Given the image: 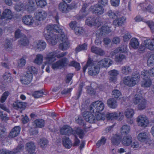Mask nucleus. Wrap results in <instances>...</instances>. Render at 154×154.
<instances>
[{
	"label": "nucleus",
	"instance_id": "423d86ee",
	"mask_svg": "<svg viewBox=\"0 0 154 154\" xmlns=\"http://www.w3.org/2000/svg\"><path fill=\"white\" fill-rule=\"evenodd\" d=\"M59 51L57 50L54 51L49 52L47 54L46 57L47 62L48 63L51 64L56 60V57L57 54Z\"/></svg>",
	"mask_w": 154,
	"mask_h": 154
},
{
	"label": "nucleus",
	"instance_id": "37998d69",
	"mask_svg": "<svg viewBox=\"0 0 154 154\" xmlns=\"http://www.w3.org/2000/svg\"><path fill=\"white\" fill-rule=\"evenodd\" d=\"M122 73L125 75H128L132 72V69L129 66H125L122 68Z\"/></svg>",
	"mask_w": 154,
	"mask_h": 154
},
{
	"label": "nucleus",
	"instance_id": "393cba45",
	"mask_svg": "<svg viewBox=\"0 0 154 154\" xmlns=\"http://www.w3.org/2000/svg\"><path fill=\"white\" fill-rule=\"evenodd\" d=\"M62 142L64 146L66 148H70L72 145L71 140L67 137H64L63 138Z\"/></svg>",
	"mask_w": 154,
	"mask_h": 154
},
{
	"label": "nucleus",
	"instance_id": "a19ab883",
	"mask_svg": "<svg viewBox=\"0 0 154 154\" xmlns=\"http://www.w3.org/2000/svg\"><path fill=\"white\" fill-rule=\"evenodd\" d=\"M34 123L36 126L39 128H42L44 127L45 125V121L42 119H37L34 121Z\"/></svg>",
	"mask_w": 154,
	"mask_h": 154
},
{
	"label": "nucleus",
	"instance_id": "412c9836",
	"mask_svg": "<svg viewBox=\"0 0 154 154\" xmlns=\"http://www.w3.org/2000/svg\"><path fill=\"white\" fill-rule=\"evenodd\" d=\"M20 128L19 126H15L11 131L9 137L10 138H13L16 137L19 135L20 131Z\"/></svg>",
	"mask_w": 154,
	"mask_h": 154
},
{
	"label": "nucleus",
	"instance_id": "473e14b6",
	"mask_svg": "<svg viewBox=\"0 0 154 154\" xmlns=\"http://www.w3.org/2000/svg\"><path fill=\"white\" fill-rule=\"evenodd\" d=\"M145 45L148 49L154 50V40H146L144 41Z\"/></svg>",
	"mask_w": 154,
	"mask_h": 154
},
{
	"label": "nucleus",
	"instance_id": "4d7b16f0",
	"mask_svg": "<svg viewBox=\"0 0 154 154\" xmlns=\"http://www.w3.org/2000/svg\"><path fill=\"white\" fill-rule=\"evenodd\" d=\"M75 33L77 35H81L83 33L84 30L82 27L77 26L74 29Z\"/></svg>",
	"mask_w": 154,
	"mask_h": 154
},
{
	"label": "nucleus",
	"instance_id": "774afa93",
	"mask_svg": "<svg viewBox=\"0 0 154 154\" xmlns=\"http://www.w3.org/2000/svg\"><path fill=\"white\" fill-rule=\"evenodd\" d=\"M146 23L150 28L152 33H154V22L152 21H147Z\"/></svg>",
	"mask_w": 154,
	"mask_h": 154
},
{
	"label": "nucleus",
	"instance_id": "c03bdc74",
	"mask_svg": "<svg viewBox=\"0 0 154 154\" xmlns=\"http://www.w3.org/2000/svg\"><path fill=\"white\" fill-rule=\"evenodd\" d=\"M134 110L131 109H128L125 112V115L127 118H130L132 117L134 114Z\"/></svg>",
	"mask_w": 154,
	"mask_h": 154
},
{
	"label": "nucleus",
	"instance_id": "a211bd4d",
	"mask_svg": "<svg viewBox=\"0 0 154 154\" xmlns=\"http://www.w3.org/2000/svg\"><path fill=\"white\" fill-rule=\"evenodd\" d=\"M26 103L17 100L13 103V108L16 109H24L26 107Z\"/></svg>",
	"mask_w": 154,
	"mask_h": 154
},
{
	"label": "nucleus",
	"instance_id": "5fc2aeb1",
	"mask_svg": "<svg viewBox=\"0 0 154 154\" xmlns=\"http://www.w3.org/2000/svg\"><path fill=\"white\" fill-rule=\"evenodd\" d=\"M60 62V65L62 67H63L69 65V61L67 58L64 57L59 60Z\"/></svg>",
	"mask_w": 154,
	"mask_h": 154
},
{
	"label": "nucleus",
	"instance_id": "dca6fc26",
	"mask_svg": "<svg viewBox=\"0 0 154 154\" xmlns=\"http://www.w3.org/2000/svg\"><path fill=\"white\" fill-rule=\"evenodd\" d=\"M60 132L63 135H69L72 134V129L68 126L64 125L60 129Z\"/></svg>",
	"mask_w": 154,
	"mask_h": 154
},
{
	"label": "nucleus",
	"instance_id": "c756f323",
	"mask_svg": "<svg viewBox=\"0 0 154 154\" xmlns=\"http://www.w3.org/2000/svg\"><path fill=\"white\" fill-rule=\"evenodd\" d=\"M46 43L43 41H39L37 43L36 46V50L38 51H42L46 48Z\"/></svg>",
	"mask_w": 154,
	"mask_h": 154
},
{
	"label": "nucleus",
	"instance_id": "bf43d9fd",
	"mask_svg": "<svg viewBox=\"0 0 154 154\" xmlns=\"http://www.w3.org/2000/svg\"><path fill=\"white\" fill-rule=\"evenodd\" d=\"M130 130V127L127 125H124L122 128V133L128 134Z\"/></svg>",
	"mask_w": 154,
	"mask_h": 154
},
{
	"label": "nucleus",
	"instance_id": "49530a36",
	"mask_svg": "<svg viewBox=\"0 0 154 154\" xmlns=\"http://www.w3.org/2000/svg\"><path fill=\"white\" fill-rule=\"evenodd\" d=\"M37 5L42 8L46 6L47 3L46 0H35Z\"/></svg>",
	"mask_w": 154,
	"mask_h": 154
},
{
	"label": "nucleus",
	"instance_id": "9d476101",
	"mask_svg": "<svg viewBox=\"0 0 154 154\" xmlns=\"http://www.w3.org/2000/svg\"><path fill=\"white\" fill-rule=\"evenodd\" d=\"M137 121L139 126L145 127L148 123V121L144 115L139 116L137 118Z\"/></svg>",
	"mask_w": 154,
	"mask_h": 154
},
{
	"label": "nucleus",
	"instance_id": "e433bc0d",
	"mask_svg": "<svg viewBox=\"0 0 154 154\" xmlns=\"http://www.w3.org/2000/svg\"><path fill=\"white\" fill-rule=\"evenodd\" d=\"M72 134L75 135H78L80 138H82L84 135V132L82 130L79 128H77L75 129L72 130Z\"/></svg>",
	"mask_w": 154,
	"mask_h": 154
},
{
	"label": "nucleus",
	"instance_id": "f3484780",
	"mask_svg": "<svg viewBox=\"0 0 154 154\" xmlns=\"http://www.w3.org/2000/svg\"><path fill=\"white\" fill-rule=\"evenodd\" d=\"M33 77L31 74L29 75L27 74L22 77L20 79V81L23 84L27 85L30 83Z\"/></svg>",
	"mask_w": 154,
	"mask_h": 154
},
{
	"label": "nucleus",
	"instance_id": "f03ea898",
	"mask_svg": "<svg viewBox=\"0 0 154 154\" xmlns=\"http://www.w3.org/2000/svg\"><path fill=\"white\" fill-rule=\"evenodd\" d=\"M95 62L90 58H89L86 65L83 68L84 72L86 71V69L88 68V73L91 76L97 75L99 72L100 67L97 64L95 65Z\"/></svg>",
	"mask_w": 154,
	"mask_h": 154
},
{
	"label": "nucleus",
	"instance_id": "ea45409f",
	"mask_svg": "<svg viewBox=\"0 0 154 154\" xmlns=\"http://www.w3.org/2000/svg\"><path fill=\"white\" fill-rule=\"evenodd\" d=\"M112 98L115 99L119 100L122 95L121 92L118 90L115 89L113 90L112 92Z\"/></svg>",
	"mask_w": 154,
	"mask_h": 154
},
{
	"label": "nucleus",
	"instance_id": "c85d7f7f",
	"mask_svg": "<svg viewBox=\"0 0 154 154\" xmlns=\"http://www.w3.org/2000/svg\"><path fill=\"white\" fill-rule=\"evenodd\" d=\"M29 43L27 37L25 35H23L19 41V45L22 46H26L28 45Z\"/></svg>",
	"mask_w": 154,
	"mask_h": 154
},
{
	"label": "nucleus",
	"instance_id": "1a4fd4ad",
	"mask_svg": "<svg viewBox=\"0 0 154 154\" xmlns=\"http://www.w3.org/2000/svg\"><path fill=\"white\" fill-rule=\"evenodd\" d=\"M106 118L108 119L112 120L117 119L119 121L122 120L123 118V114L121 112L119 113V116H118L116 113H108L106 115Z\"/></svg>",
	"mask_w": 154,
	"mask_h": 154
},
{
	"label": "nucleus",
	"instance_id": "603ef678",
	"mask_svg": "<svg viewBox=\"0 0 154 154\" xmlns=\"http://www.w3.org/2000/svg\"><path fill=\"white\" fill-rule=\"evenodd\" d=\"M43 94L42 91H35L32 94V95L35 98H38L41 97Z\"/></svg>",
	"mask_w": 154,
	"mask_h": 154
},
{
	"label": "nucleus",
	"instance_id": "f257e3e1",
	"mask_svg": "<svg viewBox=\"0 0 154 154\" xmlns=\"http://www.w3.org/2000/svg\"><path fill=\"white\" fill-rule=\"evenodd\" d=\"M45 32V38L49 44L55 45L58 40L60 42H61L59 46V48L63 51L69 48V43L67 37L58 25H48L46 27Z\"/></svg>",
	"mask_w": 154,
	"mask_h": 154
},
{
	"label": "nucleus",
	"instance_id": "052dcab7",
	"mask_svg": "<svg viewBox=\"0 0 154 154\" xmlns=\"http://www.w3.org/2000/svg\"><path fill=\"white\" fill-rule=\"evenodd\" d=\"M127 50V46L126 45H121L120 47L117 48L116 50L114 51V53H116V51L117 52H125Z\"/></svg>",
	"mask_w": 154,
	"mask_h": 154
},
{
	"label": "nucleus",
	"instance_id": "7ed1b4c3",
	"mask_svg": "<svg viewBox=\"0 0 154 154\" xmlns=\"http://www.w3.org/2000/svg\"><path fill=\"white\" fill-rule=\"evenodd\" d=\"M103 103L100 101H96L93 102L90 106V110L94 113H99L104 109Z\"/></svg>",
	"mask_w": 154,
	"mask_h": 154
},
{
	"label": "nucleus",
	"instance_id": "2eb2a0df",
	"mask_svg": "<svg viewBox=\"0 0 154 154\" xmlns=\"http://www.w3.org/2000/svg\"><path fill=\"white\" fill-rule=\"evenodd\" d=\"M124 84L129 86H133L136 84L135 81L131 77L128 76L125 77L123 79Z\"/></svg>",
	"mask_w": 154,
	"mask_h": 154
},
{
	"label": "nucleus",
	"instance_id": "69168bd1",
	"mask_svg": "<svg viewBox=\"0 0 154 154\" xmlns=\"http://www.w3.org/2000/svg\"><path fill=\"white\" fill-rule=\"evenodd\" d=\"M3 77L4 80L10 81L11 79V74L8 72H6L3 75Z\"/></svg>",
	"mask_w": 154,
	"mask_h": 154
},
{
	"label": "nucleus",
	"instance_id": "9b49d317",
	"mask_svg": "<svg viewBox=\"0 0 154 154\" xmlns=\"http://www.w3.org/2000/svg\"><path fill=\"white\" fill-rule=\"evenodd\" d=\"M35 4L34 0H28V3L25 6L26 10L29 12H33L35 10Z\"/></svg>",
	"mask_w": 154,
	"mask_h": 154
},
{
	"label": "nucleus",
	"instance_id": "5701e85b",
	"mask_svg": "<svg viewBox=\"0 0 154 154\" xmlns=\"http://www.w3.org/2000/svg\"><path fill=\"white\" fill-rule=\"evenodd\" d=\"M132 142V138L130 135L124 136L122 139V144L125 146L130 145Z\"/></svg>",
	"mask_w": 154,
	"mask_h": 154
},
{
	"label": "nucleus",
	"instance_id": "f8f14e48",
	"mask_svg": "<svg viewBox=\"0 0 154 154\" xmlns=\"http://www.w3.org/2000/svg\"><path fill=\"white\" fill-rule=\"evenodd\" d=\"M12 15L11 11L8 9H5L3 12L1 17V20H8L11 19Z\"/></svg>",
	"mask_w": 154,
	"mask_h": 154
},
{
	"label": "nucleus",
	"instance_id": "4be33fe9",
	"mask_svg": "<svg viewBox=\"0 0 154 154\" xmlns=\"http://www.w3.org/2000/svg\"><path fill=\"white\" fill-rule=\"evenodd\" d=\"M116 19L113 21L112 23L113 25L117 26H122L125 22L126 20L125 18L124 17H117Z\"/></svg>",
	"mask_w": 154,
	"mask_h": 154
},
{
	"label": "nucleus",
	"instance_id": "de8ad7c7",
	"mask_svg": "<svg viewBox=\"0 0 154 154\" xmlns=\"http://www.w3.org/2000/svg\"><path fill=\"white\" fill-rule=\"evenodd\" d=\"M69 66L74 67L78 71L79 70L80 68V64L74 60L70 62L69 64Z\"/></svg>",
	"mask_w": 154,
	"mask_h": 154
},
{
	"label": "nucleus",
	"instance_id": "6ab92c4d",
	"mask_svg": "<svg viewBox=\"0 0 154 154\" xmlns=\"http://www.w3.org/2000/svg\"><path fill=\"white\" fill-rule=\"evenodd\" d=\"M22 21L26 25H31L33 23L34 20L31 15H26L23 17Z\"/></svg>",
	"mask_w": 154,
	"mask_h": 154
},
{
	"label": "nucleus",
	"instance_id": "13d9d810",
	"mask_svg": "<svg viewBox=\"0 0 154 154\" xmlns=\"http://www.w3.org/2000/svg\"><path fill=\"white\" fill-rule=\"evenodd\" d=\"M146 100L145 99L143 101L141 100V102L138 104V109L140 110L146 108Z\"/></svg>",
	"mask_w": 154,
	"mask_h": 154
},
{
	"label": "nucleus",
	"instance_id": "864d4df0",
	"mask_svg": "<svg viewBox=\"0 0 154 154\" xmlns=\"http://www.w3.org/2000/svg\"><path fill=\"white\" fill-rule=\"evenodd\" d=\"M106 14L110 18L112 19H116L117 18V15L116 14L112 11L111 10L108 11Z\"/></svg>",
	"mask_w": 154,
	"mask_h": 154
},
{
	"label": "nucleus",
	"instance_id": "39448f33",
	"mask_svg": "<svg viewBox=\"0 0 154 154\" xmlns=\"http://www.w3.org/2000/svg\"><path fill=\"white\" fill-rule=\"evenodd\" d=\"M91 112L88 111H85L83 113V116L87 122L90 123H94L96 122V119L95 115Z\"/></svg>",
	"mask_w": 154,
	"mask_h": 154
},
{
	"label": "nucleus",
	"instance_id": "72a5a7b5",
	"mask_svg": "<svg viewBox=\"0 0 154 154\" xmlns=\"http://www.w3.org/2000/svg\"><path fill=\"white\" fill-rule=\"evenodd\" d=\"M145 99L142 96L141 94H136L134 98H133V102L135 104H138L141 102L142 101H143Z\"/></svg>",
	"mask_w": 154,
	"mask_h": 154
},
{
	"label": "nucleus",
	"instance_id": "6e6d98bb",
	"mask_svg": "<svg viewBox=\"0 0 154 154\" xmlns=\"http://www.w3.org/2000/svg\"><path fill=\"white\" fill-rule=\"evenodd\" d=\"M147 64L149 66L154 65V54H151L147 60Z\"/></svg>",
	"mask_w": 154,
	"mask_h": 154
},
{
	"label": "nucleus",
	"instance_id": "a18cd8bd",
	"mask_svg": "<svg viewBox=\"0 0 154 154\" xmlns=\"http://www.w3.org/2000/svg\"><path fill=\"white\" fill-rule=\"evenodd\" d=\"M43 60V56L41 54H38L34 60V62L38 64H41Z\"/></svg>",
	"mask_w": 154,
	"mask_h": 154
},
{
	"label": "nucleus",
	"instance_id": "cd10ccee",
	"mask_svg": "<svg viewBox=\"0 0 154 154\" xmlns=\"http://www.w3.org/2000/svg\"><path fill=\"white\" fill-rule=\"evenodd\" d=\"M107 103L108 106L112 109H115L117 106L116 100L113 98H111L108 100Z\"/></svg>",
	"mask_w": 154,
	"mask_h": 154
},
{
	"label": "nucleus",
	"instance_id": "2f4dec72",
	"mask_svg": "<svg viewBox=\"0 0 154 154\" xmlns=\"http://www.w3.org/2000/svg\"><path fill=\"white\" fill-rule=\"evenodd\" d=\"M85 23L90 26H95L97 24L96 20L94 17H89L87 18L85 21Z\"/></svg>",
	"mask_w": 154,
	"mask_h": 154
},
{
	"label": "nucleus",
	"instance_id": "338daca9",
	"mask_svg": "<svg viewBox=\"0 0 154 154\" xmlns=\"http://www.w3.org/2000/svg\"><path fill=\"white\" fill-rule=\"evenodd\" d=\"M125 58V56L122 54L116 55L115 57L116 61L117 62H121Z\"/></svg>",
	"mask_w": 154,
	"mask_h": 154
},
{
	"label": "nucleus",
	"instance_id": "aec40b11",
	"mask_svg": "<svg viewBox=\"0 0 154 154\" xmlns=\"http://www.w3.org/2000/svg\"><path fill=\"white\" fill-rule=\"evenodd\" d=\"M35 149V146L33 142H29L26 143L25 149L26 151L30 154H32V153L33 152Z\"/></svg>",
	"mask_w": 154,
	"mask_h": 154
},
{
	"label": "nucleus",
	"instance_id": "79ce46f5",
	"mask_svg": "<svg viewBox=\"0 0 154 154\" xmlns=\"http://www.w3.org/2000/svg\"><path fill=\"white\" fill-rule=\"evenodd\" d=\"M88 6V5L86 3H84L83 4L82 8L80 11V13L82 14V17L83 18L88 14V13L86 11L85 9Z\"/></svg>",
	"mask_w": 154,
	"mask_h": 154
},
{
	"label": "nucleus",
	"instance_id": "ddd939ff",
	"mask_svg": "<svg viewBox=\"0 0 154 154\" xmlns=\"http://www.w3.org/2000/svg\"><path fill=\"white\" fill-rule=\"evenodd\" d=\"M58 8L60 11L63 13H67L71 10V7L66 3L61 2L59 4Z\"/></svg>",
	"mask_w": 154,
	"mask_h": 154
},
{
	"label": "nucleus",
	"instance_id": "0eeeda50",
	"mask_svg": "<svg viewBox=\"0 0 154 154\" xmlns=\"http://www.w3.org/2000/svg\"><path fill=\"white\" fill-rule=\"evenodd\" d=\"M9 94V93L8 91H6L4 92L1 97L0 102L1 103H0V108L8 112H10L9 110L3 103L5 101Z\"/></svg>",
	"mask_w": 154,
	"mask_h": 154
},
{
	"label": "nucleus",
	"instance_id": "f704fd0d",
	"mask_svg": "<svg viewBox=\"0 0 154 154\" xmlns=\"http://www.w3.org/2000/svg\"><path fill=\"white\" fill-rule=\"evenodd\" d=\"M100 30V34L101 35H105L106 34L111 32L109 27L106 25L102 26Z\"/></svg>",
	"mask_w": 154,
	"mask_h": 154
},
{
	"label": "nucleus",
	"instance_id": "bb28decb",
	"mask_svg": "<svg viewBox=\"0 0 154 154\" xmlns=\"http://www.w3.org/2000/svg\"><path fill=\"white\" fill-rule=\"evenodd\" d=\"M111 143L113 145L118 146L121 142V137L117 135H114L111 138Z\"/></svg>",
	"mask_w": 154,
	"mask_h": 154
},
{
	"label": "nucleus",
	"instance_id": "c9c22d12",
	"mask_svg": "<svg viewBox=\"0 0 154 154\" xmlns=\"http://www.w3.org/2000/svg\"><path fill=\"white\" fill-rule=\"evenodd\" d=\"M48 143V140L45 138L40 139L38 142V144L42 148H45L47 146Z\"/></svg>",
	"mask_w": 154,
	"mask_h": 154
},
{
	"label": "nucleus",
	"instance_id": "8fccbe9b",
	"mask_svg": "<svg viewBox=\"0 0 154 154\" xmlns=\"http://www.w3.org/2000/svg\"><path fill=\"white\" fill-rule=\"evenodd\" d=\"M87 48V45L86 44H84L82 45L78 46L76 48V50L77 52H79L80 51L86 50Z\"/></svg>",
	"mask_w": 154,
	"mask_h": 154
},
{
	"label": "nucleus",
	"instance_id": "58836bf2",
	"mask_svg": "<svg viewBox=\"0 0 154 154\" xmlns=\"http://www.w3.org/2000/svg\"><path fill=\"white\" fill-rule=\"evenodd\" d=\"M27 58V56L26 55H24L18 61V62L17 67L20 68L24 66L26 63V59Z\"/></svg>",
	"mask_w": 154,
	"mask_h": 154
},
{
	"label": "nucleus",
	"instance_id": "e2e57ef3",
	"mask_svg": "<svg viewBox=\"0 0 154 154\" xmlns=\"http://www.w3.org/2000/svg\"><path fill=\"white\" fill-rule=\"evenodd\" d=\"M131 78L133 79H134V80H136L135 83L136 84V83L138 82L139 81V79L140 78V74L136 72L133 74Z\"/></svg>",
	"mask_w": 154,
	"mask_h": 154
},
{
	"label": "nucleus",
	"instance_id": "20e7f679",
	"mask_svg": "<svg viewBox=\"0 0 154 154\" xmlns=\"http://www.w3.org/2000/svg\"><path fill=\"white\" fill-rule=\"evenodd\" d=\"M47 13L44 10H38L34 13L35 18L36 20L35 22V25L40 24V22L45 20L47 16Z\"/></svg>",
	"mask_w": 154,
	"mask_h": 154
},
{
	"label": "nucleus",
	"instance_id": "4468645a",
	"mask_svg": "<svg viewBox=\"0 0 154 154\" xmlns=\"http://www.w3.org/2000/svg\"><path fill=\"white\" fill-rule=\"evenodd\" d=\"M94 12L97 15L103 14L104 12V9L102 6L98 4L94 5L92 8Z\"/></svg>",
	"mask_w": 154,
	"mask_h": 154
},
{
	"label": "nucleus",
	"instance_id": "680f3d73",
	"mask_svg": "<svg viewBox=\"0 0 154 154\" xmlns=\"http://www.w3.org/2000/svg\"><path fill=\"white\" fill-rule=\"evenodd\" d=\"M106 139L104 137H102L100 140L98 141L96 144L97 146L99 147L102 145L104 144L106 141Z\"/></svg>",
	"mask_w": 154,
	"mask_h": 154
},
{
	"label": "nucleus",
	"instance_id": "0e129e2a",
	"mask_svg": "<svg viewBox=\"0 0 154 154\" xmlns=\"http://www.w3.org/2000/svg\"><path fill=\"white\" fill-rule=\"evenodd\" d=\"M24 146L23 144H21L19 145L16 148L14 149V154L21 151L23 150Z\"/></svg>",
	"mask_w": 154,
	"mask_h": 154
},
{
	"label": "nucleus",
	"instance_id": "3c124183",
	"mask_svg": "<svg viewBox=\"0 0 154 154\" xmlns=\"http://www.w3.org/2000/svg\"><path fill=\"white\" fill-rule=\"evenodd\" d=\"M83 86V83H81L80 84L79 87L78 92L76 94V96H75L74 97L75 99L77 100L79 98L81 94Z\"/></svg>",
	"mask_w": 154,
	"mask_h": 154
},
{
	"label": "nucleus",
	"instance_id": "4c0bfd02",
	"mask_svg": "<svg viewBox=\"0 0 154 154\" xmlns=\"http://www.w3.org/2000/svg\"><path fill=\"white\" fill-rule=\"evenodd\" d=\"M27 69L26 73L29 75L31 74L32 77L33 74H37V69L33 66H28L27 67Z\"/></svg>",
	"mask_w": 154,
	"mask_h": 154
},
{
	"label": "nucleus",
	"instance_id": "09e8293b",
	"mask_svg": "<svg viewBox=\"0 0 154 154\" xmlns=\"http://www.w3.org/2000/svg\"><path fill=\"white\" fill-rule=\"evenodd\" d=\"M151 82L150 79H145L142 82L141 86L143 87H149L151 85Z\"/></svg>",
	"mask_w": 154,
	"mask_h": 154
},
{
	"label": "nucleus",
	"instance_id": "b1692460",
	"mask_svg": "<svg viewBox=\"0 0 154 154\" xmlns=\"http://www.w3.org/2000/svg\"><path fill=\"white\" fill-rule=\"evenodd\" d=\"M148 136L146 132L139 133L137 136L138 140L141 142H145L148 139Z\"/></svg>",
	"mask_w": 154,
	"mask_h": 154
},
{
	"label": "nucleus",
	"instance_id": "7c9ffc66",
	"mask_svg": "<svg viewBox=\"0 0 154 154\" xmlns=\"http://www.w3.org/2000/svg\"><path fill=\"white\" fill-rule=\"evenodd\" d=\"M91 50L92 52L95 54L102 56L105 54V52L100 48H99L95 46H92L91 48Z\"/></svg>",
	"mask_w": 154,
	"mask_h": 154
},
{
	"label": "nucleus",
	"instance_id": "a878e982",
	"mask_svg": "<svg viewBox=\"0 0 154 154\" xmlns=\"http://www.w3.org/2000/svg\"><path fill=\"white\" fill-rule=\"evenodd\" d=\"M129 45L131 47L134 49H137L139 45L138 40L135 38H132L130 41Z\"/></svg>",
	"mask_w": 154,
	"mask_h": 154
},
{
	"label": "nucleus",
	"instance_id": "6e6552de",
	"mask_svg": "<svg viewBox=\"0 0 154 154\" xmlns=\"http://www.w3.org/2000/svg\"><path fill=\"white\" fill-rule=\"evenodd\" d=\"M113 61L109 58H104L98 62L97 65L100 68L103 67H108L112 65Z\"/></svg>",
	"mask_w": 154,
	"mask_h": 154
}]
</instances>
